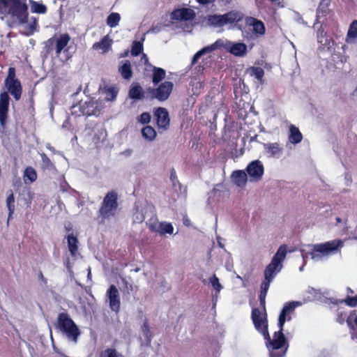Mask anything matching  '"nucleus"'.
I'll list each match as a JSON object with an SVG mask.
<instances>
[{
  "instance_id": "nucleus-1",
  "label": "nucleus",
  "mask_w": 357,
  "mask_h": 357,
  "mask_svg": "<svg viewBox=\"0 0 357 357\" xmlns=\"http://www.w3.org/2000/svg\"><path fill=\"white\" fill-rule=\"evenodd\" d=\"M0 13L4 14L10 28L21 26L28 21L27 0H0Z\"/></svg>"
},
{
  "instance_id": "nucleus-2",
  "label": "nucleus",
  "mask_w": 357,
  "mask_h": 357,
  "mask_svg": "<svg viewBox=\"0 0 357 357\" xmlns=\"http://www.w3.org/2000/svg\"><path fill=\"white\" fill-rule=\"evenodd\" d=\"M278 328V331L273 333V338H271L269 333L268 337H264L271 357H284L289 347V342L284 334V327Z\"/></svg>"
},
{
  "instance_id": "nucleus-3",
  "label": "nucleus",
  "mask_w": 357,
  "mask_h": 357,
  "mask_svg": "<svg viewBox=\"0 0 357 357\" xmlns=\"http://www.w3.org/2000/svg\"><path fill=\"white\" fill-rule=\"evenodd\" d=\"M55 326L56 329L66 335L69 340L75 343L77 342L81 331L68 313L61 312L58 314Z\"/></svg>"
},
{
  "instance_id": "nucleus-4",
  "label": "nucleus",
  "mask_w": 357,
  "mask_h": 357,
  "mask_svg": "<svg viewBox=\"0 0 357 357\" xmlns=\"http://www.w3.org/2000/svg\"><path fill=\"white\" fill-rule=\"evenodd\" d=\"M70 40L71 37L68 33H61L59 35V36L54 35L53 37L49 38L45 42L46 54H50L54 51L56 55L59 56L61 52H63L66 54L67 59H70L71 56L68 55L69 47L67 46Z\"/></svg>"
},
{
  "instance_id": "nucleus-5",
  "label": "nucleus",
  "mask_w": 357,
  "mask_h": 357,
  "mask_svg": "<svg viewBox=\"0 0 357 357\" xmlns=\"http://www.w3.org/2000/svg\"><path fill=\"white\" fill-rule=\"evenodd\" d=\"M119 207L118 194L114 190L108 192L103 198L98 211V216L103 220L115 216Z\"/></svg>"
},
{
  "instance_id": "nucleus-6",
  "label": "nucleus",
  "mask_w": 357,
  "mask_h": 357,
  "mask_svg": "<svg viewBox=\"0 0 357 357\" xmlns=\"http://www.w3.org/2000/svg\"><path fill=\"white\" fill-rule=\"evenodd\" d=\"M287 253V245L284 244L279 247L271 261L266 267L264 275V278L273 280L275 276L282 268V261L284 260Z\"/></svg>"
},
{
  "instance_id": "nucleus-7",
  "label": "nucleus",
  "mask_w": 357,
  "mask_h": 357,
  "mask_svg": "<svg viewBox=\"0 0 357 357\" xmlns=\"http://www.w3.org/2000/svg\"><path fill=\"white\" fill-rule=\"evenodd\" d=\"M243 19V14L238 10H231L224 15H210L208 23L213 27H222L227 24L238 23Z\"/></svg>"
},
{
  "instance_id": "nucleus-8",
  "label": "nucleus",
  "mask_w": 357,
  "mask_h": 357,
  "mask_svg": "<svg viewBox=\"0 0 357 357\" xmlns=\"http://www.w3.org/2000/svg\"><path fill=\"white\" fill-rule=\"evenodd\" d=\"M342 245V241L340 239L316 244L313 246V249L310 252V255L312 259L317 260L321 259L323 256H327L336 252Z\"/></svg>"
},
{
  "instance_id": "nucleus-9",
  "label": "nucleus",
  "mask_w": 357,
  "mask_h": 357,
  "mask_svg": "<svg viewBox=\"0 0 357 357\" xmlns=\"http://www.w3.org/2000/svg\"><path fill=\"white\" fill-rule=\"evenodd\" d=\"M100 112V108L98 102L93 100L85 102L81 100L72 107V114L77 116H98Z\"/></svg>"
},
{
  "instance_id": "nucleus-10",
  "label": "nucleus",
  "mask_w": 357,
  "mask_h": 357,
  "mask_svg": "<svg viewBox=\"0 0 357 357\" xmlns=\"http://www.w3.org/2000/svg\"><path fill=\"white\" fill-rule=\"evenodd\" d=\"M5 86L15 100H19L21 98L22 86L20 81L16 78V71L14 67L8 68Z\"/></svg>"
},
{
  "instance_id": "nucleus-11",
  "label": "nucleus",
  "mask_w": 357,
  "mask_h": 357,
  "mask_svg": "<svg viewBox=\"0 0 357 357\" xmlns=\"http://www.w3.org/2000/svg\"><path fill=\"white\" fill-rule=\"evenodd\" d=\"M251 319L255 329L263 337H268V324L266 311H261L258 308H252Z\"/></svg>"
},
{
  "instance_id": "nucleus-12",
  "label": "nucleus",
  "mask_w": 357,
  "mask_h": 357,
  "mask_svg": "<svg viewBox=\"0 0 357 357\" xmlns=\"http://www.w3.org/2000/svg\"><path fill=\"white\" fill-rule=\"evenodd\" d=\"M174 84L172 82L165 81L158 86L156 89L149 88V91L151 93L152 99L155 98L158 100L162 102L167 100L172 90Z\"/></svg>"
},
{
  "instance_id": "nucleus-13",
  "label": "nucleus",
  "mask_w": 357,
  "mask_h": 357,
  "mask_svg": "<svg viewBox=\"0 0 357 357\" xmlns=\"http://www.w3.org/2000/svg\"><path fill=\"white\" fill-rule=\"evenodd\" d=\"M153 117L159 132L166 131L169 128L170 119L167 109L165 107H157L153 110Z\"/></svg>"
},
{
  "instance_id": "nucleus-14",
  "label": "nucleus",
  "mask_w": 357,
  "mask_h": 357,
  "mask_svg": "<svg viewBox=\"0 0 357 357\" xmlns=\"http://www.w3.org/2000/svg\"><path fill=\"white\" fill-rule=\"evenodd\" d=\"M301 305V303L299 301H289L285 303L278 317V327H284L286 321H291L296 308Z\"/></svg>"
},
{
  "instance_id": "nucleus-15",
  "label": "nucleus",
  "mask_w": 357,
  "mask_h": 357,
  "mask_svg": "<svg viewBox=\"0 0 357 357\" xmlns=\"http://www.w3.org/2000/svg\"><path fill=\"white\" fill-rule=\"evenodd\" d=\"M106 297L112 311L118 313L121 309V298L119 289L114 284H111L106 291Z\"/></svg>"
},
{
  "instance_id": "nucleus-16",
  "label": "nucleus",
  "mask_w": 357,
  "mask_h": 357,
  "mask_svg": "<svg viewBox=\"0 0 357 357\" xmlns=\"http://www.w3.org/2000/svg\"><path fill=\"white\" fill-rule=\"evenodd\" d=\"M246 172L248 175L250 176V181H259L263 176L264 167L260 160H256L252 161L247 166Z\"/></svg>"
},
{
  "instance_id": "nucleus-17",
  "label": "nucleus",
  "mask_w": 357,
  "mask_h": 357,
  "mask_svg": "<svg viewBox=\"0 0 357 357\" xmlns=\"http://www.w3.org/2000/svg\"><path fill=\"white\" fill-rule=\"evenodd\" d=\"M10 97L8 92L3 91L0 94V125L3 128L8 117Z\"/></svg>"
},
{
  "instance_id": "nucleus-18",
  "label": "nucleus",
  "mask_w": 357,
  "mask_h": 357,
  "mask_svg": "<svg viewBox=\"0 0 357 357\" xmlns=\"http://www.w3.org/2000/svg\"><path fill=\"white\" fill-rule=\"evenodd\" d=\"M195 15V12L192 9L182 8L174 9L171 13V18L178 21H188L193 20Z\"/></svg>"
},
{
  "instance_id": "nucleus-19",
  "label": "nucleus",
  "mask_w": 357,
  "mask_h": 357,
  "mask_svg": "<svg viewBox=\"0 0 357 357\" xmlns=\"http://www.w3.org/2000/svg\"><path fill=\"white\" fill-rule=\"evenodd\" d=\"M245 24L249 27H252V31L256 36H261L265 34L266 28L262 21L253 17H248Z\"/></svg>"
},
{
  "instance_id": "nucleus-20",
  "label": "nucleus",
  "mask_w": 357,
  "mask_h": 357,
  "mask_svg": "<svg viewBox=\"0 0 357 357\" xmlns=\"http://www.w3.org/2000/svg\"><path fill=\"white\" fill-rule=\"evenodd\" d=\"M317 42L322 46L323 49L329 50L334 44L332 38L327 35L323 29H319L317 33Z\"/></svg>"
},
{
  "instance_id": "nucleus-21",
  "label": "nucleus",
  "mask_w": 357,
  "mask_h": 357,
  "mask_svg": "<svg viewBox=\"0 0 357 357\" xmlns=\"http://www.w3.org/2000/svg\"><path fill=\"white\" fill-rule=\"evenodd\" d=\"M113 40L109 38V35L105 36L99 42L95 43L92 48L94 50H101V53L107 52L112 47Z\"/></svg>"
},
{
  "instance_id": "nucleus-22",
  "label": "nucleus",
  "mask_w": 357,
  "mask_h": 357,
  "mask_svg": "<svg viewBox=\"0 0 357 357\" xmlns=\"http://www.w3.org/2000/svg\"><path fill=\"white\" fill-rule=\"evenodd\" d=\"M228 51L236 56L242 57L247 54V45L243 43H233L230 44Z\"/></svg>"
},
{
  "instance_id": "nucleus-23",
  "label": "nucleus",
  "mask_w": 357,
  "mask_h": 357,
  "mask_svg": "<svg viewBox=\"0 0 357 357\" xmlns=\"http://www.w3.org/2000/svg\"><path fill=\"white\" fill-rule=\"evenodd\" d=\"M128 96L130 98L138 100L144 98V93L142 87L139 84L133 83L129 90Z\"/></svg>"
},
{
  "instance_id": "nucleus-24",
  "label": "nucleus",
  "mask_w": 357,
  "mask_h": 357,
  "mask_svg": "<svg viewBox=\"0 0 357 357\" xmlns=\"http://www.w3.org/2000/svg\"><path fill=\"white\" fill-rule=\"evenodd\" d=\"M303 139V135L300 132L298 127L291 124L289 126V141L290 143L296 144L300 143Z\"/></svg>"
},
{
  "instance_id": "nucleus-25",
  "label": "nucleus",
  "mask_w": 357,
  "mask_h": 357,
  "mask_svg": "<svg viewBox=\"0 0 357 357\" xmlns=\"http://www.w3.org/2000/svg\"><path fill=\"white\" fill-rule=\"evenodd\" d=\"M119 72L123 79L130 80L133 75L130 61L129 60L124 61L123 64L119 67Z\"/></svg>"
},
{
  "instance_id": "nucleus-26",
  "label": "nucleus",
  "mask_w": 357,
  "mask_h": 357,
  "mask_svg": "<svg viewBox=\"0 0 357 357\" xmlns=\"http://www.w3.org/2000/svg\"><path fill=\"white\" fill-rule=\"evenodd\" d=\"M231 177L233 179V181L235 183V184L238 187H244L246 185L248 178H247V174L243 171V170H236L234 171L232 174Z\"/></svg>"
},
{
  "instance_id": "nucleus-27",
  "label": "nucleus",
  "mask_w": 357,
  "mask_h": 357,
  "mask_svg": "<svg viewBox=\"0 0 357 357\" xmlns=\"http://www.w3.org/2000/svg\"><path fill=\"white\" fill-rule=\"evenodd\" d=\"M149 66L152 68V82L154 84H158L163 79H165L166 76V72L163 68L153 66L151 64H149Z\"/></svg>"
},
{
  "instance_id": "nucleus-28",
  "label": "nucleus",
  "mask_w": 357,
  "mask_h": 357,
  "mask_svg": "<svg viewBox=\"0 0 357 357\" xmlns=\"http://www.w3.org/2000/svg\"><path fill=\"white\" fill-rule=\"evenodd\" d=\"M264 148L266 153L271 157H274L282 151V148L277 142L264 144Z\"/></svg>"
},
{
  "instance_id": "nucleus-29",
  "label": "nucleus",
  "mask_w": 357,
  "mask_h": 357,
  "mask_svg": "<svg viewBox=\"0 0 357 357\" xmlns=\"http://www.w3.org/2000/svg\"><path fill=\"white\" fill-rule=\"evenodd\" d=\"M6 206L8 210V222L12 218L15 211V197L12 190L7 191Z\"/></svg>"
},
{
  "instance_id": "nucleus-30",
  "label": "nucleus",
  "mask_w": 357,
  "mask_h": 357,
  "mask_svg": "<svg viewBox=\"0 0 357 357\" xmlns=\"http://www.w3.org/2000/svg\"><path fill=\"white\" fill-rule=\"evenodd\" d=\"M67 243L70 255L73 257L75 256L78 250L77 238L73 234H70L67 236Z\"/></svg>"
},
{
  "instance_id": "nucleus-31",
  "label": "nucleus",
  "mask_w": 357,
  "mask_h": 357,
  "mask_svg": "<svg viewBox=\"0 0 357 357\" xmlns=\"http://www.w3.org/2000/svg\"><path fill=\"white\" fill-rule=\"evenodd\" d=\"M24 24H26V36L33 35L36 31H38V19L35 17H31L30 19L28 18L27 22L24 23ZM22 25H24V24Z\"/></svg>"
},
{
  "instance_id": "nucleus-32",
  "label": "nucleus",
  "mask_w": 357,
  "mask_h": 357,
  "mask_svg": "<svg viewBox=\"0 0 357 357\" xmlns=\"http://www.w3.org/2000/svg\"><path fill=\"white\" fill-rule=\"evenodd\" d=\"M29 3L32 13L38 14H45L47 13V8L45 4L33 0H29Z\"/></svg>"
},
{
  "instance_id": "nucleus-33",
  "label": "nucleus",
  "mask_w": 357,
  "mask_h": 357,
  "mask_svg": "<svg viewBox=\"0 0 357 357\" xmlns=\"http://www.w3.org/2000/svg\"><path fill=\"white\" fill-rule=\"evenodd\" d=\"M141 132L142 137L149 142L153 141L157 136L155 130L151 126H144Z\"/></svg>"
},
{
  "instance_id": "nucleus-34",
  "label": "nucleus",
  "mask_w": 357,
  "mask_h": 357,
  "mask_svg": "<svg viewBox=\"0 0 357 357\" xmlns=\"http://www.w3.org/2000/svg\"><path fill=\"white\" fill-rule=\"evenodd\" d=\"M40 157L42 160L41 167L43 170H56L55 165L45 153H41Z\"/></svg>"
},
{
  "instance_id": "nucleus-35",
  "label": "nucleus",
  "mask_w": 357,
  "mask_h": 357,
  "mask_svg": "<svg viewBox=\"0 0 357 357\" xmlns=\"http://www.w3.org/2000/svg\"><path fill=\"white\" fill-rule=\"evenodd\" d=\"M223 46V41L221 39L217 40L214 43L211 45H208L200 50L199 51L202 52V56L206 54V53L212 52L213 51Z\"/></svg>"
},
{
  "instance_id": "nucleus-36",
  "label": "nucleus",
  "mask_w": 357,
  "mask_h": 357,
  "mask_svg": "<svg viewBox=\"0 0 357 357\" xmlns=\"http://www.w3.org/2000/svg\"><path fill=\"white\" fill-rule=\"evenodd\" d=\"M248 71L250 76L255 77L258 81H261L264 75V70L261 67L252 66Z\"/></svg>"
},
{
  "instance_id": "nucleus-37",
  "label": "nucleus",
  "mask_w": 357,
  "mask_h": 357,
  "mask_svg": "<svg viewBox=\"0 0 357 357\" xmlns=\"http://www.w3.org/2000/svg\"><path fill=\"white\" fill-rule=\"evenodd\" d=\"M99 357H124V356L116 349L111 347L101 351Z\"/></svg>"
},
{
  "instance_id": "nucleus-38",
  "label": "nucleus",
  "mask_w": 357,
  "mask_h": 357,
  "mask_svg": "<svg viewBox=\"0 0 357 357\" xmlns=\"http://www.w3.org/2000/svg\"><path fill=\"white\" fill-rule=\"evenodd\" d=\"M104 93H105L106 101H114L118 94V89L114 86H109L104 88Z\"/></svg>"
},
{
  "instance_id": "nucleus-39",
  "label": "nucleus",
  "mask_w": 357,
  "mask_h": 357,
  "mask_svg": "<svg viewBox=\"0 0 357 357\" xmlns=\"http://www.w3.org/2000/svg\"><path fill=\"white\" fill-rule=\"evenodd\" d=\"M121 20V16L118 13H112L107 18V24L111 28L116 26Z\"/></svg>"
},
{
  "instance_id": "nucleus-40",
  "label": "nucleus",
  "mask_w": 357,
  "mask_h": 357,
  "mask_svg": "<svg viewBox=\"0 0 357 357\" xmlns=\"http://www.w3.org/2000/svg\"><path fill=\"white\" fill-rule=\"evenodd\" d=\"M174 231V227L170 222H160L158 233L160 234H172Z\"/></svg>"
},
{
  "instance_id": "nucleus-41",
  "label": "nucleus",
  "mask_w": 357,
  "mask_h": 357,
  "mask_svg": "<svg viewBox=\"0 0 357 357\" xmlns=\"http://www.w3.org/2000/svg\"><path fill=\"white\" fill-rule=\"evenodd\" d=\"M143 51V44L137 40H135L132 45L131 54L134 56L139 55Z\"/></svg>"
},
{
  "instance_id": "nucleus-42",
  "label": "nucleus",
  "mask_w": 357,
  "mask_h": 357,
  "mask_svg": "<svg viewBox=\"0 0 357 357\" xmlns=\"http://www.w3.org/2000/svg\"><path fill=\"white\" fill-rule=\"evenodd\" d=\"M24 177L30 182H33L37 179V173L33 167H27L24 171Z\"/></svg>"
},
{
  "instance_id": "nucleus-43",
  "label": "nucleus",
  "mask_w": 357,
  "mask_h": 357,
  "mask_svg": "<svg viewBox=\"0 0 357 357\" xmlns=\"http://www.w3.org/2000/svg\"><path fill=\"white\" fill-rule=\"evenodd\" d=\"M142 332L148 344H150L152 339V334L148 321L146 320L142 326Z\"/></svg>"
},
{
  "instance_id": "nucleus-44",
  "label": "nucleus",
  "mask_w": 357,
  "mask_h": 357,
  "mask_svg": "<svg viewBox=\"0 0 357 357\" xmlns=\"http://www.w3.org/2000/svg\"><path fill=\"white\" fill-rule=\"evenodd\" d=\"M347 37L350 38H357V20H354L349 25Z\"/></svg>"
},
{
  "instance_id": "nucleus-45",
  "label": "nucleus",
  "mask_w": 357,
  "mask_h": 357,
  "mask_svg": "<svg viewBox=\"0 0 357 357\" xmlns=\"http://www.w3.org/2000/svg\"><path fill=\"white\" fill-rule=\"evenodd\" d=\"M340 303H344L349 307H355L357 306V295L355 296H347L346 298L340 301Z\"/></svg>"
},
{
  "instance_id": "nucleus-46",
  "label": "nucleus",
  "mask_w": 357,
  "mask_h": 357,
  "mask_svg": "<svg viewBox=\"0 0 357 357\" xmlns=\"http://www.w3.org/2000/svg\"><path fill=\"white\" fill-rule=\"evenodd\" d=\"M151 120V116L149 112H143L137 117V121L142 124H148Z\"/></svg>"
},
{
  "instance_id": "nucleus-47",
  "label": "nucleus",
  "mask_w": 357,
  "mask_h": 357,
  "mask_svg": "<svg viewBox=\"0 0 357 357\" xmlns=\"http://www.w3.org/2000/svg\"><path fill=\"white\" fill-rule=\"evenodd\" d=\"M209 280H210V282H211L212 287L214 288V289H215L218 292L220 291L222 287L220 284V283L219 282V279L215 275V274H213V276L210 278Z\"/></svg>"
},
{
  "instance_id": "nucleus-48",
  "label": "nucleus",
  "mask_w": 357,
  "mask_h": 357,
  "mask_svg": "<svg viewBox=\"0 0 357 357\" xmlns=\"http://www.w3.org/2000/svg\"><path fill=\"white\" fill-rule=\"evenodd\" d=\"M272 281L273 280L264 278V280H263V282H261V284L260 292L267 294V291L270 287V284Z\"/></svg>"
},
{
  "instance_id": "nucleus-49",
  "label": "nucleus",
  "mask_w": 357,
  "mask_h": 357,
  "mask_svg": "<svg viewBox=\"0 0 357 357\" xmlns=\"http://www.w3.org/2000/svg\"><path fill=\"white\" fill-rule=\"evenodd\" d=\"M330 3L331 0H321L320 1L319 8L324 12H326V10H328Z\"/></svg>"
},
{
  "instance_id": "nucleus-50",
  "label": "nucleus",
  "mask_w": 357,
  "mask_h": 357,
  "mask_svg": "<svg viewBox=\"0 0 357 357\" xmlns=\"http://www.w3.org/2000/svg\"><path fill=\"white\" fill-rule=\"evenodd\" d=\"M266 294H266V293L260 292L259 296L260 305L262 307L263 311H266V307H265L266 301H265V299H266Z\"/></svg>"
},
{
  "instance_id": "nucleus-51",
  "label": "nucleus",
  "mask_w": 357,
  "mask_h": 357,
  "mask_svg": "<svg viewBox=\"0 0 357 357\" xmlns=\"http://www.w3.org/2000/svg\"><path fill=\"white\" fill-rule=\"evenodd\" d=\"M149 229L151 231H153V232H158V229H159V223L158 222H154V223H150L149 225Z\"/></svg>"
},
{
  "instance_id": "nucleus-52",
  "label": "nucleus",
  "mask_w": 357,
  "mask_h": 357,
  "mask_svg": "<svg viewBox=\"0 0 357 357\" xmlns=\"http://www.w3.org/2000/svg\"><path fill=\"white\" fill-rule=\"evenodd\" d=\"M202 56V52L200 51H198L197 52H196L193 57H192V65H194L195 64L198 59Z\"/></svg>"
},
{
  "instance_id": "nucleus-53",
  "label": "nucleus",
  "mask_w": 357,
  "mask_h": 357,
  "mask_svg": "<svg viewBox=\"0 0 357 357\" xmlns=\"http://www.w3.org/2000/svg\"><path fill=\"white\" fill-rule=\"evenodd\" d=\"M199 4L206 5L213 3L215 0H196Z\"/></svg>"
},
{
  "instance_id": "nucleus-54",
  "label": "nucleus",
  "mask_w": 357,
  "mask_h": 357,
  "mask_svg": "<svg viewBox=\"0 0 357 357\" xmlns=\"http://www.w3.org/2000/svg\"><path fill=\"white\" fill-rule=\"evenodd\" d=\"M176 172L174 169H172L171 174H170V179L172 182L174 181L175 179H176Z\"/></svg>"
},
{
  "instance_id": "nucleus-55",
  "label": "nucleus",
  "mask_w": 357,
  "mask_h": 357,
  "mask_svg": "<svg viewBox=\"0 0 357 357\" xmlns=\"http://www.w3.org/2000/svg\"><path fill=\"white\" fill-rule=\"evenodd\" d=\"M39 278L40 279L42 280V282L45 284H47V279L43 276L42 272H40L39 273Z\"/></svg>"
},
{
  "instance_id": "nucleus-56",
  "label": "nucleus",
  "mask_w": 357,
  "mask_h": 357,
  "mask_svg": "<svg viewBox=\"0 0 357 357\" xmlns=\"http://www.w3.org/2000/svg\"><path fill=\"white\" fill-rule=\"evenodd\" d=\"M142 60H144V63L145 64H147L149 66V59L146 56V54H144L142 57Z\"/></svg>"
},
{
  "instance_id": "nucleus-57",
  "label": "nucleus",
  "mask_w": 357,
  "mask_h": 357,
  "mask_svg": "<svg viewBox=\"0 0 357 357\" xmlns=\"http://www.w3.org/2000/svg\"><path fill=\"white\" fill-rule=\"evenodd\" d=\"M347 324L348 325V326L351 328H354V326H353V324H352V321L350 320L349 318L347 319Z\"/></svg>"
},
{
  "instance_id": "nucleus-58",
  "label": "nucleus",
  "mask_w": 357,
  "mask_h": 357,
  "mask_svg": "<svg viewBox=\"0 0 357 357\" xmlns=\"http://www.w3.org/2000/svg\"><path fill=\"white\" fill-rule=\"evenodd\" d=\"M128 50L127 51H125L124 52L121 53L120 55H119V57L120 58H123V57H126L128 55Z\"/></svg>"
},
{
  "instance_id": "nucleus-59",
  "label": "nucleus",
  "mask_w": 357,
  "mask_h": 357,
  "mask_svg": "<svg viewBox=\"0 0 357 357\" xmlns=\"http://www.w3.org/2000/svg\"><path fill=\"white\" fill-rule=\"evenodd\" d=\"M347 291L348 294H354V291L350 287L347 288Z\"/></svg>"
},
{
  "instance_id": "nucleus-60",
  "label": "nucleus",
  "mask_w": 357,
  "mask_h": 357,
  "mask_svg": "<svg viewBox=\"0 0 357 357\" xmlns=\"http://www.w3.org/2000/svg\"><path fill=\"white\" fill-rule=\"evenodd\" d=\"M335 220H336V222H338V223L342 222V219H341L340 218H339V217H337V218H335Z\"/></svg>"
},
{
  "instance_id": "nucleus-61",
  "label": "nucleus",
  "mask_w": 357,
  "mask_h": 357,
  "mask_svg": "<svg viewBox=\"0 0 357 357\" xmlns=\"http://www.w3.org/2000/svg\"><path fill=\"white\" fill-rule=\"evenodd\" d=\"M354 322L355 325L357 326V316L354 318Z\"/></svg>"
},
{
  "instance_id": "nucleus-62",
  "label": "nucleus",
  "mask_w": 357,
  "mask_h": 357,
  "mask_svg": "<svg viewBox=\"0 0 357 357\" xmlns=\"http://www.w3.org/2000/svg\"><path fill=\"white\" fill-rule=\"evenodd\" d=\"M123 282L124 284H126V286L128 285V282H127V281L126 280V279H123Z\"/></svg>"
},
{
  "instance_id": "nucleus-63",
  "label": "nucleus",
  "mask_w": 357,
  "mask_h": 357,
  "mask_svg": "<svg viewBox=\"0 0 357 357\" xmlns=\"http://www.w3.org/2000/svg\"><path fill=\"white\" fill-rule=\"evenodd\" d=\"M66 229L67 231H70V230H71L72 228H71V227H66Z\"/></svg>"
},
{
  "instance_id": "nucleus-64",
  "label": "nucleus",
  "mask_w": 357,
  "mask_h": 357,
  "mask_svg": "<svg viewBox=\"0 0 357 357\" xmlns=\"http://www.w3.org/2000/svg\"><path fill=\"white\" fill-rule=\"evenodd\" d=\"M130 290H132V285H131V284H130Z\"/></svg>"
}]
</instances>
